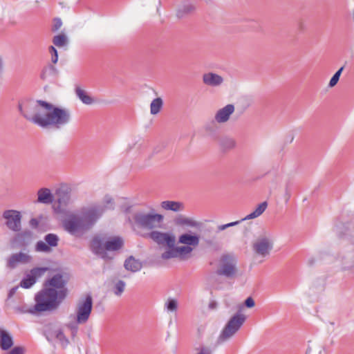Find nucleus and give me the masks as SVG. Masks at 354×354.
I'll return each instance as SVG.
<instances>
[{
  "label": "nucleus",
  "mask_w": 354,
  "mask_h": 354,
  "mask_svg": "<svg viewBox=\"0 0 354 354\" xmlns=\"http://www.w3.org/2000/svg\"><path fill=\"white\" fill-rule=\"evenodd\" d=\"M18 110L26 120L42 129L59 130L71 120L68 109L41 100H23Z\"/></svg>",
  "instance_id": "1"
},
{
  "label": "nucleus",
  "mask_w": 354,
  "mask_h": 354,
  "mask_svg": "<svg viewBox=\"0 0 354 354\" xmlns=\"http://www.w3.org/2000/svg\"><path fill=\"white\" fill-rule=\"evenodd\" d=\"M104 210L100 205L84 207L67 216L63 221L64 228L72 235L80 236L93 226Z\"/></svg>",
  "instance_id": "2"
},
{
  "label": "nucleus",
  "mask_w": 354,
  "mask_h": 354,
  "mask_svg": "<svg viewBox=\"0 0 354 354\" xmlns=\"http://www.w3.org/2000/svg\"><path fill=\"white\" fill-rule=\"evenodd\" d=\"M35 305L34 310L30 313L52 311L58 308L62 301L65 299L64 291H54L53 288H44L35 295Z\"/></svg>",
  "instance_id": "3"
},
{
  "label": "nucleus",
  "mask_w": 354,
  "mask_h": 354,
  "mask_svg": "<svg viewBox=\"0 0 354 354\" xmlns=\"http://www.w3.org/2000/svg\"><path fill=\"white\" fill-rule=\"evenodd\" d=\"M124 241L119 236H95L91 242V251L102 259L109 258L108 251H117L122 248Z\"/></svg>",
  "instance_id": "4"
},
{
  "label": "nucleus",
  "mask_w": 354,
  "mask_h": 354,
  "mask_svg": "<svg viewBox=\"0 0 354 354\" xmlns=\"http://www.w3.org/2000/svg\"><path fill=\"white\" fill-rule=\"evenodd\" d=\"M147 236L158 245L166 247L165 251L161 254V258L163 260L177 257V246H176L174 234L153 230L147 234Z\"/></svg>",
  "instance_id": "5"
},
{
  "label": "nucleus",
  "mask_w": 354,
  "mask_h": 354,
  "mask_svg": "<svg viewBox=\"0 0 354 354\" xmlns=\"http://www.w3.org/2000/svg\"><path fill=\"white\" fill-rule=\"evenodd\" d=\"M243 308V306H239L238 313L229 319L218 336L216 346L221 345L229 340L243 326L246 320V316L241 313Z\"/></svg>",
  "instance_id": "6"
},
{
  "label": "nucleus",
  "mask_w": 354,
  "mask_h": 354,
  "mask_svg": "<svg viewBox=\"0 0 354 354\" xmlns=\"http://www.w3.org/2000/svg\"><path fill=\"white\" fill-rule=\"evenodd\" d=\"M236 258L230 254H223L219 259L216 274L219 276H224L228 279H232L236 276Z\"/></svg>",
  "instance_id": "7"
},
{
  "label": "nucleus",
  "mask_w": 354,
  "mask_h": 354,
  "mask_svg": "<svg viewBox=\"0 0 354 354\" xmlns=\"http://www.w3.org/2000/svg\"><path fill=\"white\" fill-rule=\"evenodd\" d=\"M93 308V299L91 295H87L84 298L80 299L75 307V319L77 323L86 324L91 314Z\"/></svg>",
  "instance_id": "8"
},
{
  "label": "nucleus",
  "mask_w": 354,
  "mask_h": 354,
  "mask_svg": "<svg viewBox=\"0 0 354 354\" xmlns=\"http://www.w3.org/2000/svg\"><path fill=\"white\" fill-rule=\"evenodd\" d=\"M135 221L144 228L154 229L160 227L164 217L160 214H136Z\"/></svg>",
  "instance_id": "9"
},
{
  "label": "nucleus",
  "mask_w": 354,
  "mask_h": 354,
  "mask_svg": "<svg viewBox=\"0 0 354 354\" xmlns=\"http://www.w3.org/2000/svg\"><path fill=\"white\" fill-rule=\"evenodd\" d=\"M272 248L273 243L272 240L265 236H259L252 244L254 253L262 257L269 255Z\"/></svg>",
  "instance_id": "10"
},
{
  "label": "nucleus",
  "mask_w": 354,
  "mask_h": 354,
  "mask_svg": "<svg viewBox=\"0 0 354 354\" xmlns=\"http://www.w3.org/2000/svg\"><path fill=\"white\" fill-rule=\"evenodd\" d=\"M48 270L49 268L47 267L32 268L25 274L24 278L20 282V286L24 288H30Z\"/></svg>",
  "instance_id": "11"
},
{
  "label": "nucleus",
  "mask_w": 354,
  "mask_h": 354,
  "mask_svg": "<svg viewBox=\"0 0 354 354\" xmlns=\"http://www.w3.org/2000/svg\"><path fill=\"white\" fill-rule=\"evenodd\" d=\"M3 218L6 220V226L14 232L21 230V215L19 211L8 209L3 213Z\"/></svg>",
  "instance_id": "12"
},
{
  "label": "nucleus",
  "mask_w": 354,
  "mask_h": 354,
  "mask_svg": "<svg viewBox=\"0 0 354 354\" xmlns=\"http://www.w3.org/2000/svg\"><path fill=\"white\" fill-rule=\"evenodd\" d=\"M67 280L61 274H56L50 279L44 282V286L47 288H53L54 291L58 292L59 291H64V297L67 295V288L66 285Z\"/></svg>",
  "instance_id": "13"
},
{
  "label": "nucleus",
  "mask_w": 354,
  "mask_h": 354,
  "mask_svg": "<svg viewBox=\"0 0 354 354\" xmlns=\"http://www.w3.org/2000/svg\"><path fill=\"white\" fill-rule=\"evenodd\" d=\"M339 259L344 269L354 268V243L346 246L339 254Z\"/></svg>",
  "instance_id": "14"
},
{
  "label": "nucleus",
  "mask_w": 354,
  "mask_h": 354,
  "mask_svg": "<svg viewBox=\"0 0 354 354\" xmlns=\"http://www.w3.org/2000/svg\"><path fill=\"white\" fill-rule=\"evenodd\" d=\"M31 257L26 253L19 252L12 254L7 260V266L10 268H15L19 263H28Z\"/></svg>",
  "instance_id": "15"
},
{
  "label": "nucleus",
  "mask_w": 354,
  "mask_h": 354,
  "mask_svg": "<svg viewBox=\"0 0 354 354\" xmlns=\"http://www.w3.org/2000/svg\"><path fill=\"white\" fill-rule=\"evenodd\" d=\"M202 79L205 85L211 87L219 86L223 82V77L212 72L204 73Z\"/></svg>",
  "instance_id": "16"
},
{
  "label": "nucleus",
  "mask_w": 354,
  "mask_h": 354,
  "mask_svg": "<svg viewBox=\"0 0 354 354\" xmlns=\"http://www.w3.org/2000/svg\"><path fill=\"white\" fill-rule=\"evenodd\" d=\"M234 111V106L233 104H227L223 108L219 109L214 117L216 122L218 123H224L226 122L230 115Z\"/></svg>",
  "instance_id": "17"
},
{
  "label": "nucleus",
  "mask_w": 354,
  "mask_h": 354,
  "mask_svg": "<svg viewBox=\"0 0 354 354\" xmlns=\"http://www.w3.org/2000/svg\"><path fill=\"white\" fill-rule=\"evenodd\" d=\"M200 238L197 234L185 233L178 236V243L196 248L198 245Z\"/></svg>",
  "instance_id": "18"
},
{
  "label": "nucleus",
  "mask_w": 354,
  "mask_h": 354,
  "mask_svg": "<svg viewBox=\"0 0 354 354\" xmlns=\"http://www.w3.org/2000/svg\"><path fill=\"white\" fill-rule=\"evenodd\" d=\"M12 335L3 329L0 328V347L3 351H8L13 346Z\"/></svg>",
  "instance_id": "19"
},
{
  "label": "nucleus",
  "mask_w": 354,
  "mask_h": 354,
  "mask_svg": "<svg viewBox=\"0 0 354 354\" xmlns=\"http://www.w3.org/2000/svg\"><path fill=\"white\" fill-rule=\"evenodd\" d=\"M54 196L48 188H41L37 191V202L43 204H50Z\"/></svg>",
  "instance_id": "20"
},
{
  "label": "nucleus",
  "mask_w": 354,
  "mask_h": 354,
  "mask_svg": "<svg viewBox=\"0 0 354 354\" xmlns=\"http://www.w3.org/2000/svg\"><path fill=\"white\" fill-rule=\"evenodd\" d=\"M57 201L60 207L66 206L71 202L70 190L68 187H62L57 192Z\"/></svg>",
  "instance_id": "21"
},
{
  "label": "nucleus",
  "mask_w": 354,
  "mask_h": 354,
  "mask_svg": "<svg viewBox=\"0 0 354 354\" xmlns=\"http://www.w3.org/2000/svg\"><path fill=\"white\" fill-rule=\"evenodd\" d=\"M178 226L185 230L186 227H198L200 223L191 218L178 214Z\"/></svg>",
  "instance_id": "22"
},
{
  "label": "nucleus",
  "mask_w": 354,
  "mask_h": 354,
  "mask_svg": "<svg viewBox=\"0 0 354 354\" xmlns=\"http://www.w3.org/2000/svg\"><path fill=\"white\" fill-rule=\"evenodd\" d=\"M124 268L131 272H136L142 268V263L140 261L136 259L133 257H129L124 261Z\"/></svg>",
  "instance_id": "23"
},
{
  "label": "nucleus",
  "mask_w": 354,
  "mask_h": 354,
  "mask_svg": "<svg viewBox=\"0 0 354 354\" xmlns=\"http://www.w3.org/2000/svg\"><path fill=\"white\" fill-rule=\"evenodd\" d=\"M196 10V7L189 2L183 3L178 8V18L185 17L192 15Z\"/></svg>",
  "instance_id": "24"
},
{
  "label": "nucleus",
  "mask_w": 354,
  "mask_h": 354,
  "mask_svg": "<svg viewBox=\"0 0 354 354\" xmlns=\"http://www.w3.org/2000/svg\"><path fill=\"white\" fill-rule=\"evenodd\" d=\"M194 248L189 245L178 246V260H187L192 256Z\"/></svg>",
  "instance_id": "25"
},
{
  "label": "nucleus",
  "mask_w": 354,
  "mask_h": 354,
  "mask_svg": "<svg viewBox=\"0 0 354 354\" xmlns=\"http://www.w3.org/2000/svg\"><path fill=\"white\" fill-rule=\"evenodd\" d=\"M75 93L82 102L85 104L90 105L94 102L93 98L87 93V92L80 87H77L75 88Z\"/></svg>",
  "instance_id": "26"
},
{
  "label": "nucleus",
  "mask_w": 354,
  "mask_h": 354,
  "mask_svg": "<svg viewBox=\"0 0 354 354\" xmlns=\"http://www.w3.org/2000/svg\"><path fill=\"white\" fill-rule=\"evenodd\" d=\"M267 207H268L267 202L265 201V202L260 203L259 205H258L257 207L255 209V210L254 212H252V213L247 215L245 218H243V220L252 219V218H255L259 216L264 212V211L266 209Z\"/></svg>",
  "instance_id": "27"
},
{
  "label": "nucleus",
  "mask_w": 354,
  "mask_h": 354,
  "mask_svg": "<svg viewBox=\"0 0 354 354\" xmlns=\"http://www.w3.org/2000/svg\"><path fill=\"white\" fill-rule=\"evenodd\" d=\"M217 122H216L215 119L212 120L205 123L203 127V129L205 133L209 136H215L216 131H218V127L217 124Z\"/></svg>",
  "instance_id": "28"
},
{
  "label": "nucleus",
  "mask_w": 354,
  "mask_h": 354,
  "mask_svg": "<svg viewBox=\"0 0 354 354\" xmlns=\"http://www.w3.org/2000/svg\"><path fill=\"white\" fill-rule=\"evenodd\" d=\"M163 106V101L161 97H156L152 100L150 104V113L151 115L158 114Z\"/></svg>",
  "instance_id": "29"
},
{
  "label": "nucleus",
  "mask_w": 354,
  "mask_h": 354,
  "mask_svg": "<svg viewBox=\"0 0 354 354\" xmlns=\"http://www.w3.org/2000/svg\"><path fill=\"white\" fill-rule=\"evenodd\" d=\"M221 147L224 150H230L235 147L236 141L230 137H223L219 140Z\"/></svg>",
  "instance_id": "30"
},
{
  "label": "nucleus",
  "mask_w": 354,
  "mask_h": 354,
  "mask_svg": "<svg viewBox=\"0 0 354 354\" xmlns=\"http://www.w3.org/2000/svg\"><path fill=\"white\" fill-rule=\"evenodd\" d=\"M53 43L57 47H64L68 44V38L64 34H59L53 37Z\"/></svg>",
  "instance_id": "31"
},
{
  "label": "nucleus",
  "mask_w": 354,
  "mask_h": 354,
  "mask_svg": "<svg viewBox=\"0 0 354 354\" xmlns=\"http://www.w3.org/2000/svg\"><path fill=\"white\" fill-rule=\"evenodd\" d=\"M126 287V283L122 280L117 281L112 288V291L115 295L120 297L124 291Z\"/></svg>",
  "instance_id": "32"
},
{
  "label": "nucleus",
  "mask_w": 354,
  "mask_h": 354,
  "mask_svg": "<svg viewBox=\"0 0 354 354\" xmlns=\"http://www.w3.org/2000/svg\"><path fill=\"white\" fill-rule=\"evenodd\" d=\"M57 71L56 68L53 66H48L45 68L41 74V77L44 80L50 81V76H55L56 75Z\"/></svg>",
  "instance_id": "33"
},
{
  "label": "nucleus",
  "mask_w": 354,
  "mask_h": 354,
  "mask_svg": "<svg viewBox=\"0 0 354 354\" xmlns=\"http://www.w3.org/2000/svg\"><path fill=\"white\" fill-rule=\"evenodd\" d=\"M54 335L63 346L65 347L68 344V339L66 337L62 330L59 329L55 330Z\"/></svg>",
  "instance_id": "34"
},
{
  "label": "nucleus",
  "mask_w": 354,
  "mask_h": 354,
  "mask_svg": "<svg viewBox=\"0 0 354 354\" xmlns=\"http://www.w3.org/2000/svg\"><path fill=\"white\" fill-rule=\"evenodd\" d=\"M161 207L165 210L177 211V202L165 201L160 204Z\"/></svg>",
  "instance_id": "35"
},
{
  "label": "nucleus",
  "mask_w": 354,
  "mask_h": 354,
  "mask_svg": "<svg viewBox=\"0 0 354 354\" xmlns=\"http://www.w3.org/2000/svg\"><path fill=\"white\" fill-rule=\"evenodd\" d=\"M45 241L49 246L55 247L57 245L58 237L54 234H48L45 236Z\"/></svg>",
  "instance_id": "36"
},
{
  "label": "nucleus",
  "mask_w": 354,
  "mask_h": 354,
  "mask_svg": "<svg viewBox=\"0 0 354 354\" xmlns=\"http://www.w3.org/2000/svg\"><path fill=\"white\" fill-rule=\"evenodd\" d=\"M322 348L320 346L313 344L308 345V348L306 351V354H321Z\"/></svg>",
  "instance_id": "37"
},
{
  "label": "nucleus",
  "mask_w": 354,
  "mask_h": 354,
  "mask_svg": "<svg viewBox=\"0 0 354 354\" xmlns=\"http://www.w3.org/2000/svg\"><path fill=\"white\" fill-rule=\"evenodd\" d=\"M79 324H80L77 323L75 319V322H70L66 324L67 328H69L71 331L72 337H75L76 335L77 330H78V325Z\"/></svg>",
  "instance_id": "38"
},
{
  "label": "nucleus",
  "mask_w": 354,
  "mask_h": 354,
  "mask_svg": "<svg viewBox=\"0 0 354 354\" xmlns=\"http://www.w3.org/2000/svg\"><path fill=\"white\" fill-rule=\"evenodd\" d=\"M36 249L37 251L39 252H49L50 250L49 245H48L46 243L41 241L37 242Z\"/></svg>",
  "instance_id": "39"
},
{
  "label": "nucleus",
  "mask_w": 354,
  "mask_h": 354,
  "mask_svg": "<svg viewBox=\"0 0 354 354\" xmlns=\"http://www.w3.org/2000/svg\"><path fill=\"white\" fill-rule=\"evenodd\" d=\"M49 53L51 55V61L53 64H56L58 61V53L57 50L53 46L49 47Z\"/></svg>",
  "instance_id": "40"
},
{
  "label": "nucleus",
  "mask_w": 354,
  "mask_h": 354,
  "mask_svg": "<svg viewBox=\"0 0 354 354\" xmlns=\"http://www.w3.org/2000/svg\"><path fill=\"white\" fill-rule=\"evenodd\" d=\"M26 349L23 346H15L6 354H25Z\"/></svg>",
  "instance_id": "41"
},
{
  "label": "nucleus",
  "mask_w": 354,
  "mask_h": 354,
  "mask_svg": "<svg viewBox=\"0 0 354 354\" xmlns=\"http://www.w3.org/2000/svg\"><path fill=\"white\" fill-rule=\"evenodd\" d=\"M104 208L111 209L113 207V198L110 196H106L104 198Z\"/></svg>",
  "instance_id": "42"
},
{
  "label": "nucleus",
  "mask_w": 354,
  "mask_h": 354,
  "mask_svg": "<svg viewBox=\"0 0 354 354\" xmlns=\"http://www.w3.org/2000/svg\"><path fill=\"white\" fill-rule=\"evenodd\" d=\"M62 26V20L59 18H56L53 21V25L52 30L53 31H57L61 28Z\"/></svg>",
  "instance_id": "43"
},
{
  "label": "nucleus",
  "mask_w": 354,
  "mask_h": 354,
  "mask_svg": "<svg viewBox=\"0 0 354 354\" xmlns=\"http://www.w3.org/2000/svg\"><path fill=\"white\" fill-rule=\"evenodd\" d=\"M167 308L173 311L176 308V301L174 299H169L167 303Z\"/></svg>",
  "instance_id": "44"
},
{
  "label": "nucleus",
  "mask_w": 354,
  "mask_h": 354,
  "mask_svg": "<svg viewBox=\"0 0 354 354\" xmlns=\"http://www.w3.org/2000/svg\"><path fill=\"white\" fill-rule=\"evenodd\" d=\"M196 354H212L211 350L205 346H201L196 348Z\"/></svg>",
  "instance_id": "45"
},
{
  "label": "nucleus",
  "mask_w": 354,
  "mask_h": 354,
  "mask_svg": "<svg viewBox=\"0 0 354 354\" xmlns=\"http://www.w3.org/2000/svg\"><path fill=\"white\" fill-rule=\"evenodd\" d=\"M244 304L247 308H251L254 306L255 302L251 297H249L245 299Z\"/></svg>",
  "instance_id": "46"
},
{
  "label": "nucleus",
  "mask_w": 354,
  "mask_h": 354,
  "mask_svg": "<svg viewBox=\"0 0 354 354\" xmlns=\"http://www.w3.org/2000/svg\"><path fill=\"white\" fill-rule=\"evenodd\" d=\"M339 80V78L337 77V76H335L333 75V76L332 77V78L330 79V80L329 82L328 86L330 87L335 86L337 84V83L338 82Z\"/></svg>",
  "instance_id": "47"
},
{
  "label": "nucleus",
  "mask_w": 354,
  "mask_h": 354,
  "mask_svg": "<svg viewBox=\"0 0 354 354\" xmlns=\"http://www.w3.org/2000/svg\"><path fill=\"white\" fill-rule=\"evenodd\" d=\"M290 190L288 189V187L286 186V192H285V195H284V197H285V202L286 203H288L290 198Z\"/></svg>",
  "instance_id": "48"
},
{
  "label": "nucleus",
  "mask_w": 354,
  "mask_h": 354,
  "mask_svg": "<svg viewBox=\"0 0 354 354\" xmlns=\"http://www.w3.org/2000/svg\"><path fill=\"white\" fill-rule=\"evenodd\" d=\"M244 220H243V218H242V219H241L239 221H234V222L227 223V224H225L226 225V228H228V227H232V226H235V225L239 224L240 223H241Z\"/></svg>",
  "instance_id": "49"
},
{
  "label": "nucleus",
  "mask_w": 354,
  "mask_h": 354,
  "mask_svg": "<svg viewBox=\"0 0 354 354\" xmlns=\"http://www.w3.org/2000/svg\"><path fill=\"white\" fill-rule=\"evenodd\" d=\"M4 69V64L2 56L0 55V75L3 73Z\"/></svg>",
  "instance_id": "50"
},
{
  "label": "nucleus",
  "mask_w": 354,
  "mask_h": 354,
  "mask_svg": "<svg viewBox=\"0 0 354 354\" xmlns=\"http://www.w3.org/2000/svg\"><path fill=\"white\" fill-rule=\"evenodd\" d=\"M216 306H217V303L215 301H212L209 304V308L211 310L215 309L216 308Z\"/></svg>",
  "instance_id": "51"
},
{
  "label": "nucleus",
  "mask_w": 354,
  "mask_h": 354,
  "mask_svg": "<svg viewBox=\"0 0 354 354\" xmlns=\"http://www.w3.org/2000/svg\"><path fill=\"white\" fill-rule=\"evenodd\" d=\"M17 287H14L10 289V290L9 291V293H8V297H12V295H14L17 290Z\"/></svg>",
  "instance_id": "52"
},
{
  "label": "nucleus",
  "mask_w": 354,
  "mask_h": 354,
  "mask_svg": "<svg viewBox=\"0 0 354 354\" xmlns=\"http://www.w3.org/2000/svg\"><path fill=\"white\" fill-rule=\"evenodd\" d=\"M344 70V66L341 67L336 73L334 74V75L337 76V77L339 78L342 71Z\"/></svg>",
  "instance_id": "53"
},
{
  "label": "nucleus",
  "mask_w": 354,
  "mask_h": 354,
  "mask_svg": "<svg viewBox=\"0 0 354 354\" xmlns=\"http://www.w3.org/2000/svg\"><path fill=\"white\" fill-rule=\"evenodd\" d=\"M344 70V66L341 67L336 73L334 74V75L337 76V77L339 78L342 71Z\"/></svg>",
  "instance_id": "54"
},
{
  "label": "nucleus",
  "mask_w": 354,
  "mask_h": 354,
  "mask_svg": "<svg viewBox=\"0 0 354 354\" xmlns=\"http://www.w3.org/2000/svg\"><path fill=\"white\" fill-rule=\"evenodd\" d=\"M225 229H227V228H226V225H225V224H224V225H218V231H223V230H225Z\"/></svg>",
  "instance_id": "55"
},
{
  "label": "nucleus",
  "mask_w": 354,
  "mask_h": 354,
  "mask_svg": "<svg viewBox=\"0 0 354 354\" xmlns=\"http://www.w3.org/2000/svg\"><path fill=\"white\" fill-rule=\"evenodd\" d=\"M183 208V203H180L178 202V211L182 209Z\"/></svg>",
  "instance_id": "56"
},
{
  "label": "nucleus",
  "mask_w": 354,
  "mask_h": 354,
  "mask_svg": "<svg viewBox=\"0 0 354 354\" xmlns=\"http://www.w3.org/2000/svg\"><path fill=\"white\" fill-rule=\"evenodd\" d=\"M313 262H314V260H313V259H310V260L308 261V264H309V265H313Z\"/></svg>",
  "instance_id": "57"
},
{
  "label": "nucleus",
  "mask_w": 354,
  "mask_h": 354,
  "mask_svg": "<svg viewBox=\"0 0 354 354\" xmlns=\"http://www.w3.org/2000/svg\"><path fill=\"white\" fill-rule=\"evenodd\" d=\"M33 222H35V223H37L35 219H32L31 220V223H33Z\"/></svg>",
  "instance_id": "58"
},
{
  "label": "nucleus",
  "mask_w": 354,
  "mask_h": 354,
  "mask_svg": "<svg viewBox=\"0 0 354 354\" xmlns=\"http://www.w3.org/2000/svg\"><path fill=\"white\" fill-rule=\"evenodd\" d=\"M207 3L210 2L212 0H205Z\"/></svg>",
  "instance_id": "59"
}]
</instances>
